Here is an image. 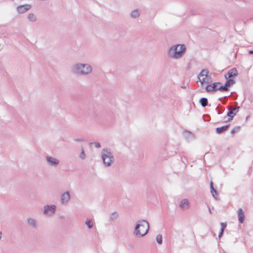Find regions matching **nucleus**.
<instances>
[{
	"label": "nucleus",
	"mask_w": 253,
	"mask_h": 253,
	"mask_svg": "<svg viewBox=\"0 0 253 253\" xmlns=\"http://www.w3.org/2000/svg\"><path fill=\"white\" fill-rule=\"evenodd\" d=\"M92 67L88 63H77L71 68L72 73L78 76H87L92 73Z\"/></svg>",
	"instance_id": "f257e3e1"
},
{
	"label": "nucleus",
	"mask_w": 253,
	"mask_h": 253,
	"mask_svg": "<svg viewBox=\"0 0 253 253\" xmlns=\"http://www.w3.org/2000/svg\"><path fill=\"white\" fill-rule=\"evenodd\" d=\"M149 228V224L147 220H139L136 223L133 234L137 237H144L148 233Z\"/></svg>",
	"instance_id": "f03ea898"
},
{
	"label": "nucleus",
	"mask_w": 253,
	"mask_h": 253,
	"mask_svg": "<svg viewBox=\"0 0 253 253\" xmlns=\"http://www.w3.org/2000/svg\"><path fill=\"white\" fill-rule=\"evenodd\" d=\"M186 46L184 44H176L171 47L168 52L169 57L174 59H178L182 57L186 51Z\"/></svg>",
	"instance_id": "7ed1b4c3"
},
{
	"label": "nucleus",
	"mask_w": 253,
	"mask_h": 253,
	"mask_svg": "<svg viewBox=\"0 0 253 253\" xmlns=\"http://www.w3.org/2000/svg\"><path fill=\"white\" fill-rule=\"evenodd\" d=\"M101 157L103 164L107 167L111 166L114 161L112 153L110 149L104 148L101 151Z\"/></svg>",
	"instance_id": "20e7f679"
},
{
	"label": "nucleus",
	"mask_w": 253,
	"mask_h": 253,
	"mask_svg": "<svg viewBox=\"0 0 253 253\" xmlns=\"http://www.w3.org/2000/svg\"><path fill=\"white\" fill-rule=\"evenodd\" d=\"M222 84L220 82H214L211 84H208L205 88L206 91L208 92H216L220 90L223 92L222 88Z\"/></svg>",
	"instance_id": "39448f33"
},
{
	"label": "nucleus",
	"mask_w": 253,
	"mask_h": 253,
	"mask_svg": "<svg viewBox=\"0 0 253 253\" xmlns=\"http://www.w3.org/2000/svg\"><path fill=\"white\" fill-rule=\"evenodd\" d=\"M236 105V107H228V112L227 113V116L229 117L228 120L227 122H230L233 119L234 116H235L237 113L238 112L240 107L238 105V103L235 102L234 103Z\"/></svg>",
	"instance_id": "423d86ee"
},
{
	"label": "nucleus",
	"mask_w": 253,
	"mask_h": 253,
	"mask_svg": "<svg viewBox=\"0 0 253 253\" xmlns=\"http://www.w3.org/2000/svg\"><path fill=\"white\" fill-rule=\"evenodd\" d=\"M209 71L208 69H203L199 73L198 77V81L197 83L199 82L201 85H204L205 83L209 84H210V81H206V78H208V74Z\"/></svg>",
	"instance_id": "0eeeda50"
},
{
	"label": "nucleus",
	"mask_w": 253,
	"mask_h": 253,
	"mask_svg": "<svg viewBox=\"0 0 253 253\" xmlns=\"http://www.w3.org/2000/svg\"><path fill=\"white\" fill-rule=\"evenodd\" d=\"M56 207L54 205H46L44 207L43 214L48 216H52L56 211Z\"/></svg>",
	"instance_id": "6e6552de"
},
{
	"label": "nucleus",
	"mask_w": 253,
	"mask_h": 253,
	"mask_svg": "<svg viewBox=\"0 0 253 253\" xmlns=\"http://www.w3.org/2000/svg\"><path fill=\"white\" fill-rule=\"evenodd\" d=\"M225 79L226 80L224 85H222V88L223 92L229 91V88L236 84V81L233 79Z\"/></svg>",
	"instance_id": "1a4fd4ad"
},
{
	"label": "nucleus",
	"mask_w": 253,
	"mask_h": 253,
	"mask_svg": "<svg viewBox=\"0 0 253 253\" xmlns=\"http://www.w3.org/2000/svg\"><path fill=\"white\" fill-rule=\"evenodd\" d=\"M238 73L236 68H233L230 70H228L226 74H225V78L232 79L238 76Z\"/></svg>",
	"instance_id": "9d476101"
},
{
	"label": "nucleus",
	"mask_w": 253,
	"mask_h": 253,
	"mask_svg": "<svg viewBox=\"0 0 253 253\" xmlns=\"http://www.w3.org/2000/svg\"><path fill=\"white\" fill-rule=\"evenodd\" d=\"M70 199V194L69 191L63 193L61 196V203L62 205H66Z\"/></svg>",
	"instance_id": "9b49d317"
},
{
	"label": "nucleus",
	"mask_w": 253,
	"mask_h": 253,
	"mask_svg": "<svg viewBox=\"0 0 253 253\" xmlns=\"http://www.w3.org/2000/svg\"><path fill=\"white\" fill-rule=\"evenodd\" d=\"M46 160L48 164L51 166L56 167L59 163V161L58 160L51 156H46Z\"/></svg>",
	"instance_id": "f8f14e48"
},
{
	"label": "nucleus",
	"mask_w": 253,
	"mask_h": 253,
	"mask_svg": "<svg viewBox=\"0 0 253 253\" xmlns=\"http://www.w3.org/2000/svg\"><path fill=\"white\" fill-rule=\"evenodd\" d=\"M183 135L186 140L190 141L195 138V135L192 132L185 130L183 132Z\"/></svg>",
	"instance_id": "ddd939ff"
},
{
	"label": "nucleus",
	"mask_w": 253,
	"mask_h": 253,
	"mask_svg": "<svg viewBox=\"0 0 253 253\" xmlns=\"http://www.w3.org/2000/svg\"><path fill=\"white\" fill-rule=\"evenodd\" d=\"M31 8V5L29 4H24L21 5H18L17 7V11L19 13H23L29 10Z\"/></svg>",
	"instance_id": "4468645a"
},
{
	"label": "nucleus",
	"mask_w": 253,
	"mask_h": 253,
	"mask_svg": "<svg viewBox=\"0 0 253 253\" xmlns=\"http://www.w3.org/2000/svg\"><path fill=\"white\" fill-rule=\"evenodd\" d=\"M230 126V124H228L221 127H216L215 128V132L217 134H222L229 129Z\"/></svg>",
	"instance_id": "2eb2a0df"
},
{
	"label": "nucleus",
	"mask_w": 253,
	"mask_h": 253,
	"mask_svg": "<svg viewBox=\"0 0 253 253\" xmlns=\"http://www.w3.org/2000/svg\"><path fill=\"white\" fill-rule=\"evenodd\" d=\"M189 202L187 199H184L181 201L180 208L182 210H187L189 208Z\"/></svg>",
	"instance_id": "dca6fc26"
},
{
	"label": "nucleus",
	"mask_w": 253,
	"mask_h": 253,
	"mask_svg": "<svg viewBox=\"0 0 253 253\" xmlns=\"http://www.w3.org/2000/svg\"><path fill=\"white\" fill-rule=\"evenodd\" d=\"M237 213L239 222L240 223H243L245 220V214L243 210L241 208L238 209Z\"/></svg>",
	"instance_id": "f3484780"
},
{
	"label": "nucleus",
	"mask_w": 253,
	"mask_h": 253,
	"mask_svg": "<svg viewBox=\"0 0 253 253\" xmlns=\"http://www.w3.org/2000/svg\"><path fill=\"white\" fill-rule=\"evenodd\" d=\"M27 223L32 226L33 227L35 228H37V223L36 220L32 218L29 217L27 219Z\"/></svg>",
	"instance_id": "a211bd4d"
},
{
	"label": "nucleus",
	"mask_w": 253,
	"mask_h": 253,
	"mask_svg": "<svg viewBox=\"0 0 253 253\" xmlns=\"http://www.w3.org/2000/svg\"><path fill=\"white\" fill-rule=\"evenodd\" d=\"M118 217V213L117 211L112 212L110 215L109 220L110 221H115Z\"/></svg>",
	"instance_id": "6ab92c4d"
},
{
	"label": "nucleus",
	"mask_w": 253,
	"mask_h": 253,
	"mask_svg": "<svg viewBox=\"0 0 253 253\" xmlns=\"http://www.w3.org/2000/svg\"><path fill=\"white\" fill-rule=\"evenodd\" d=\"M210 189H211V193L212 196L214 198H216L215 197V195H217L216 190L214 189L213 187V183L212 181H210Z\"/></svg>",
	"instance_id": "aec40b11"
},
{
	"label": "nucleus",
	"mask_w": 253,
	"mask_h": 253,
	"mask_svg": "<svg viewBox=\"0 0 253 253\" xmlns=\"http://www.w3.org/2000/svg\"><path fill=\"white\" fill-rule=\"evenodd\" d=\"M199 102L202 107H205L208 105V100L206 97H202L199 100Z\"/></svg>",
	"instance_id": "412c9836"
},
{
	"label": "nucleus",
	"mask_w": 253,
	"mask_h": 253,
	"mask_svg": "<svg viewBox=\"0 0 253 253\" xmlns=\"http://www.w3.org/2000/svg\"><path fill=\"white\" fill-rule=\"evenodd\" d=\"M140 13L137 9H134L130 13V16L134 18H136L139 17Z\"/></svg>",
	"instance_id": "4be33fe9"
},
{
	"label": "nucleus",
	"mask_w": 253,
	"mask_h": 253,
	"mask_svg": "<svg viewBox=\"0 0 253 253\" xmlns=\"http://www.w3.org/2000/svg\"><path fill=\"white\" fill-rule=\"evenodd\" d=\"M224 108L221 106L219 104H218L216 108V110L217 111L218 115L221 114L224 111Z\"/></svg>",
	"instance_id": "5701e85b"
},
{
	"label": "nucleus",
	"mask_w": 253,
	"mask_h": 253,
	"mask_svg": "<svg viewBox=\"0 0 253 253\" xmlns=\"http://www.w3.org/2000/svg\"><path fill=\"white\" fill-rule=\"evenodd\" d=\"M85 223L89 229H91L93 227V223L90 219H87Z\"/></svg>",
	"instance_id": "b1692460"
},
{
	"label": "nucleus",
	"mask_w": 253,
	"mask_h": 253,
	"mask_svg": "<svg viewBox=\"0 0 253 253\" xmlns=\"http://www.w3.org/2000/svg\"><path fill=\"white\" fill-rule=\"evenodd\" d=\"M156 241L158 244L161 245L163 243V237L161 234H158L156 237Z\"/></svg>",
	"instance_id": "393cba45"
},
{
	"label": "nucleus",
	"mask_w": 253,
	"mask_h": 253,
	"mask_svg": "<svg viewBox=\"0 0 253 253\" xmlns=\"http://www.w3.org/2000/svg\"><path fill=\"white\" fill-rule=\"evenodd\" d=\"M241 126H236L231 130V133L234 134L235 133L239 132L240 130Z\"/></svg>",
	"instance_id": "a878e982"
},
{
	"label": "nucleus",
	"mask_w": 253,
	"mask_h": 253,
	"mask_svg": "<svg viewBox=\"0 0 253 253\" xmlns=\"http://www.w3.org/2000/svg\"><path fill=\"white\" fill-rule=\"evenodd\" d=\"M28 19L30 21L34 22L36 20V17L33 13H30L28 15Z\"/></svg>",
	"instance_id": "bb28decb"
},
{
	"label": "nucleus",
	"mask_w": 253,
	"mask_h": 253,
	"mask_svg": "<svg viewBox=\"0 0 253 253\" xmlns=\"http://www.w3.org/2000/svg\"><path fill=\"white\" fill-rule=\"evenodd\" d=\"M80 157L82 160H84L85 159V154L84 151V150L83 147H82V152L80 154Z\"/></svg>",
	"instance_id": "cd10ccee"
},
{
	"label": "nucleus",
	"mask_w": 253,
	"mask_h": 253,
	"mask_svg": "<svg viewBox=\"0 0 253 253\" xmlns=\"http://www.w3.org/2000/svg\"><path fill=\"white\" fill-rule=\"evenodd\" d=\"M221 229L220 230L224 231L225 228L226 227L227 224L226 223L221 222Z\"/></svg>",
	"instance_id": "c85d7f7f"
},
{
	"label": "nucleus",
	"mask_w": 253,
	"mask_h": 253,
	"mask_svg": "<svg viewBox=\"0 0 253 253\" xmlns=\"http://www.w3.org/2000/svg\"><path fill=\"white\" fill-rule=\"evenodd\" d=\"M94 146L96 148H99L101 147V145L99 142H94Z\"/></svg>",
	"instance_id": "c756f323"
},
{
	"label": "nucleus",
	"mask_w": 253,
	"mask_h": 253,
	"mask_svg": "<svg viewBox=\"0 0 253 253\" xmlns=\"http://www.w3.org/2000/svg\"><path fill=\"white\" fill-rule=\"evenodd\" d=\"M75 141H84V139L83 138H78L74 139Z\"/></svg>",
	"instance_id": "7c9ffc66"
},
{
	"label": "nucleus",
	"mask_w": 253,
	"mask_h": 253,
	"mask_svg": "<svg viewBox=\"0 0 253 253\" xmlns=\"http://www.w3.org/2000/svg\"><path fill=\"white\" fill-rule=\"evenodd\" d=\"M224 231L220 230V232L218 234V238H220L223 234Z\"/></svg>",
	"instance_id": "2f4dec72"
},
{
	"label": "nucleus",
	"mask_w": 253,
	"mask_h": 253,
	"mask_svg": "<svg viewBox=\"0 0 253 253\" xmlns=\"http://www.w3.org/2000/svg\"><path fill=\"white\" fill-rule=\"evenodd\" d=\"M206 81H210V83H211V78L210 77H208V78H206Z\"/></svg>",
	"instance_id": "473e14b6"
},
{
	"label": "nucleus",
	"mask_w": 253,
	"mask_h": 253,
	"mask_svg": "<svg viewBox=\"0 0 253 253\" xmlns=\"http://www.w3.org/2000/svg\"><path fill=\"white\" fill-rule=\"evenodd\" d=\"M248 52H249V54H253V50H249L248 51Z\"/></svg>",
	"instance_id": "72a5a7b5"
},
{
	"label": "nucleus",
	"mask_w": 253,
	"mask_h": 253,
	"mask_svg": "<svg viewBox=\"0 0 253 253\" xmlns=\"http://www.w3.org/2000/svg\"><path fill=\"white\" fill-rule=\"evenodd\" d=\"M227 98V96H224V97H221V98H218V100H219V101H221V100H222V98Z\"/></svg>",
	"instance_id": "f704fd0d"
},
{
	"label": "nucleus",
	"mask_w": 253,
	"mask_h": 253,
	"mask_svg": "<svg viewBox=\"0 0 253 253\" xmlns=\"http://www.w3.org/2000/svg\"><path fill=\"white\" fill-rule=\"evenodd\" d=\"M226 101H221V102H222V104H224L226 103Z\"/></svg>",
	"instance_id": "c9c22d12"
},
{
	"label": "nucleus",
	"mask_w": 253,
	"mask_h": 253,
	"mask_svg": "<svg viewBox=\"0 0 253 253\" xmlns=\"http://www.w3.org/2000/svg\"><path fill=\"white\" fill-rule=\"evenodd\" d=\"M1 232L0 231V240L1 239Z\"/></svg>",
	"instance_id": "e433bc0d"
},
{
	"label": "nucleus",
	"mask_w": 253,
	"mask_h": 253,
	"mask_svg": "<svg viewBox=\"0 0 253 253\" xmlns=\"http://www.w3.org/2000/svg\"><path fill=\"white\" fill-rule=\"evenodd\" d=\"M209 211L210 213H211V209L209 207Z\"/></svg>",
	"instance_id": "4c0bfd02"
},
{
	"label": "nucleus",
	"mask_w": 253,
	"mask_h": 253,
	"mask_svg": "<svg viewBox=\"0 0 253 253\" xmlns=\"http://www.w3.org/2000/svg\"><path fill=\"white\" fill-rule=\"evenodd\" d=\"M184 86H181V88H184Z\"/></svg>",
	"instance_id": "58836bf2"
},
{
	"label": "nucleus",
	"mask_w": 253,
	"mask_h": 253,
	"mask_svg": "<svg viewBox=\"0 0 253 253\" xmlns=\"http://www.w3.org/2000/svg\"><path fill=\"white\" fill-rule=\"evenodd\" d=\"M184 86H181V88H184Z\"/></svg>",
	"instance_id": "ea45409f"
}]
</instances>
